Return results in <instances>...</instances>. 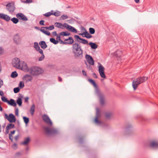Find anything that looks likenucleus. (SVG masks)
Listing matches in <instances>:
<instances>
[{
	"mask_svg": "<svg viewBox=\"0 0 158 158\" xmlns=\"http://www.w3.org/2000/svg\"><path fill=\"white\" fill-rule=\"evenodd\" d=\"M55 26L61 29H63V28L62 27V24L61 23H55Z\"/></svg>",
	"mask_w": 158,
	"mask_h": 158,
	"instance_id": "obj_33",
	"label": "nucleus"
},
{
	"mask_svg": "<svg viewBox=\"0 0 158 158\" xmlns=\"http://www.w3.org/2000/svg\"><path fill=\"white\" fill-rule=\"evenodd\" d=\"M50 41L55 44H57L58 43V41L56 40L53 38H51L50 39Z\"/></svg>",
	"mask_w": 158,
	"mask_h": 158,
	"instance_id": "obj_30",
	"label": "nucleus"
},
{
	"mask_svg": "<svg viewBox=\"0 0 158 158\" xmlns=\"http://www.w3.org/2000/svg\"><path fill=\"white\" fill-rule=\"evenodd\" d=\"M23 80H26L27 82L31 81L32 79V77L31 75L29 74H26L23 77Z\"/></svg>",
	"mask_w": 158,
	"mask_h": 158,
	"instance_id": "obj_16",
	"label": "nucleus"
},
{
	"mask_svg": "<svg viewBox=\"0 0 158 158\" xmlns=\"http://www.w3.org/2000/svg\"><path fill=\"white\" fill-rule=\"evenodd\" d=\"M65 40H67L65 41V43H66V44H71L74 42V40L71 37H70L68 39Z\"/></svg>",
	"mask_w": 158,
	"mask_h": 158,
	"instance_id": "obj_22",
	"label": "nucleus"
},
{
	"mask_svg": "<svg viewBox=\"0 0 158 158\" xmlns=\"http://www.w3.org/2000/svg\"><path fill=\"white\" fill-rule=\"evenodd\" d=\"M112 114L111 113H106L105 114V116L107 119H109L112 116Z\"/></svg>",
	"mask_w": 158,
	"mask_h": 158,
	"instance_id": "obj_37",
	"label": "nucleus"
},
{
	"mask_svg": "<svg viewBox=\"0 0 158 158\" xmlns=\"http://www.w3.org/2000/svg\"><path fill=\"white\" fill-rule=\"evenodd\" d=\"M60 35H57V37H56V40H58L59 41V40H60Z\"/></svg>",
	"mask_w": 158,
	"mask_h": 158,
	"instance_id": "obj_57",
	"label": "nucleus"
},
{
	"mask_svg": "<svg viewBox=\"0 0 158 158\" xmlns=\"http://www.w3.org/2000/svg\"><path fill=\"white\" fill-rule=\"evenodd\" d=\"M89 44L91 47V48L93 49H96L97 48V45L95 43L92 42H89Z\"/></svg>",
	"mask_w": 158,
	"mask_h": 158,
	"instance_id": "obj_24",
	"label": "nucleus"
},
{
	"mask_svg": "<svg viewBox=\"0 0 158 158\" xmlns=\"http://www.w3.org/2000/svg\"><path fill=\"white\" fill-rule=\"evenodd\" d=\"M44 58V54H42L41 56H40L39 59L38 60L39 61L42 60Z\"/></svg>",
	"mask_w": 158,
	"mask_h": 158,
	"instance_id": "obj_49",
	"label": "nucleus"
},
{
	"mask_svg": "<svg viewBox=\"0 0 158 158\" xmlns=\"http://www.w3.org/2000/svg\"><path fill=\"white\" fill-rule=\"evenodd\" d=\"M85 32H84L83 33L80 34V35H83V37H86L87 38H90L92 37V36L87 31H86L85 30Z\"/></svg>",
	"mask_w": 158,
	"mask_h": 158,
	"instance_id": "obj_19",
	"label": "nucleus"
},
{
	"mask_svg": "<svg viewBox=\"0 0 158 158\" xmlns=\"http://www.w3.org/2000/svg\"><path fill=\"white\" fill-rule=\"evenodd\" d=\"M79 141L81 143H82L83 142V139L82 138H79Z\"/></svg>",
	"mask_w": 158,
	"mask_h": 158,
	"instance_id": "obj_62",
	"label": "nucleus"
},
{
	"mask_svg": "<svg viewBox=\"0 0 158 158\" xmlns=\"http://www.w3.org/2000/svg\"><path fill=\"white\" fill-rule=\"evenodd\" d=\"M39 44L41 48L43 49H45L48 47L47 45L46 44L45 42L44 41H42L40 42Z\"/></svg>",
	"mask_w": 158,
	"mask_h": 158,
	"instance_id": "obj_21",
	"label": "nucleus"
},
{
	"mask_svg": "<svg viewBox=\"0 0 158 158\" xmlns=\"http://www.w3.org/2000/svg\"><path fill=\"white\" fill-rule=\"evenodd\" d=\"M44 71L42 69L37 66H32L29 68L28 72L33 76H36L42 74Z\"/></svg>",
	"mask_w": 158,
	"mask_h": 158,
	"instance_id": "obj_2",
	"label": "nucleus"
},
{
	"mask_svg": "<svg viewBox=\"0 0 158 158\" xmlns=\"http://www.w3.org/2000/svg\"><path fill=\"white\" fill-rule=\"evenodd\" d=\"M20 91V89L19 87H16L14 89V92L15 93H17Z\"/></svg>",
	"mask_w": 158,
	"mask_h": 158,
	"instance_id": "obj_45",
	"label": "nucleus"
},
{
	"mask_svg": "<svg viewBox=\"0 0 158 158\" xmlns=\"http://www.w3.org/2000/svg\"><path fill=\"white\" fill-rule=\"evenodd\" d=\"M20 61L19 59L15 58L12 60V63L13 66L18 69L20 66Z\"/></svg>",
	"mask_w": 158,
	"mask_h": 158,
	"instance_id": "obj_10",
	"label": "nucleus"
},
{
	"mask_svg": "<svg viewBox=\"0 0 158 158\" xmlns=\"http://www.w3.org/2000/svg\"><path fill=\"white\" fill-rule=\"evenodd\" d=\"M7 103L9 105L13 107H15L17 105L16 103L15 102V101L12 99H11L10 101H8Z\"/></svg>",
	"mask_w": 158,
	"mask_h": 158,
	"instance_id": "obj_20",
	"label": "nucleus"
},
{
	"mask_svg": "<svg viewBox=\"0 0 158 158\" xmlns=\"http://www.w3.org/2000/svg\"><path fill=\"white\" fill-rule=\"evenodd\" d=\"M14 42L17 44H18L19 43L20 39L19 35V34H17L14 36Z\"/></svg>",
	"mask_w": 158,
	"mask_h": 158,
	"instance_id": "obj_18",
	"label": "nucleus"
},
{
	"mask_svg": "<svg viewBox=\"0 0 158 158\" xmlns=\"http://www.w3.org/2000/svg\"><path fill=\"white\" fill-rule=\"evenodd\" d=\"M149 146L152 148H158V142L152 141L149 144Z\"/></svg>",
	"mask_w": 158,
	"mask_h": 158,
	"instance_id": "obj_17",
	"label": "nucleus"
},
{
	"mask_svg": "<svg viewBox=\"0 0 158 158\" xmlns=\"http://www.w3.org/2000/svg\"><path fill=\"white\" fill-rule=\"evenodd\" d=\"M74 37L76 39L78 42H80L78 40H81V38H80V37L79 36H78V35H75Z\"/></svg>",
	"mask_w": 158,
	"mask_h": 158,
	"instance_id": "obj_48",
	"label": "nucleus"
},
{
	"mask_svg": "<svg viewBox=\"0 0 158 158\" xmlns=\"http://www.w3.org/2000/svg\"><path fill=\"white\" fill-rule=\"evenodd\" d=\"M0 18L7 22L10 19V17L9 16L3 13H0Z\"/></svg>",
	"mask_w": 158,
	"mask_h": 158,
	"instance_id": "obj_14",
	"label": "nucleus"
},
{
	"mask_svg": "<svg viewBox=\"0 0 158 158\" xmlns=\"http://www.w3.org/2000/svg\"><path fill=\"white\" fill-rule=\"evenodd\" d=\"M67 40H64V41L62 40H59L60 41V43L62 44H66V43H65V41Z\"/></svg>",
	"mask_w": 158,
	"mask_h": 158,
	"instance_id": "obj_52",
	"label": "nucleus"
},
{
	"mask_svg": "<svg viewBox=\"0 0 158 158\" xmlns=\"http://www.w3.org/2000/svg\"><path fill=\"white\" fill-rule=\"evenodd\" d=\"M3 85V81L1 79H0V88L1 87V86Z\"/></svg>",
	"mask_w": 158,
	"mask_h": 158,
	"instance_id": "obj_59",
	"label": "nucleus"
},
{
	"mask_svg": "<svg viewBox=\"0 0 158 158\" xmlns=\"http://www.w3.org/2000/svg\"><path fill=\"white\" fill-rule=\"evenodd\" d=\"M44 130L47 134L55 135L58 133L57 130L53 128H49L48 127H46L44 128Z\"/></svg>",
	"mask_w": 158,
	"mask_h": 158,
	"instance_id": "obj_4",
	"label": "nucleus"
},
{
	"mask_svg": "<svg viewBox=\"0 0 158 158\" xmlns=\"http://www.w3.org/2000/svg\"><path fill=\"white\" fill-rule=\"evenodd\" d=\"M36 51H38L41 54V55L44 54L43 50L41 49L40 48H39V49H37Z\"/></svg>",
	"mask_w": 158,
	"mask_h": 158,
	"instance_id": "obj_51",
	"label": "nucleus"
},
{
	"mask_svg": "<svg viewBox=\"0 0 158 158\" xmlns=\"http://www.w3.org/2000/svg\"><path fill=\"white\" fill-rule=\"evenodd\" d=\"M16 102L19 106H21L22 105V103L21 98H19L17 99Z\"/></svg>",
	"mask_w": 158,
	"mask_h": 158,
	"instance_id": "obj_31",
	"label": "nucleus"
},
{
	"mask_svg": "<svg viewBox=\"0 0 158 158\" xmlns=\"http://www.w3.org/2000/svg\"><path fill=\"white\" fill-rule=\"evenodd\" d=\"M28 99H29V98L27 97L25 98H24L25 102H28Z\"/></svg>",
	"mask_w": 158,
	"mask_h": 158,
	"instance_id": "obj_63",
	"label": "nucleus"
},
{
	"mask_svg": "<svg viewBox=\"0 0 158 158\" xmlns=\"http://www.w3.org/2000/svg\"><path fill=\"white\" fill-rule=\"evenodd\" d=\"M34 47L37 50L40 48L39 46L38 45V43L37 42H35L34 43Z\"/></svg>",
	"mask_w": 158,
	"mask_h": 158,
	"instance_id": "obj_41",
	"label": "nucleus"
},
{
	"mask_svg": "<svg viewBox=\"0 0 158 158\" xmlns=\"http://www.w3.org/2000/svg\"><path fill=\"white\" fill-rule=\"evenodd\" d=\"M15 114L16 116H18L19 114V110L18 108H15Z\"/></svg>",
	"mask_w": 158,
	"mask_h": 158,
	"instance_id": "obj_54",
	"label": "nucleus"
},
{
	"mask_svg": "<svg viewBox=\"0 0 158 158\" xmlns=\"http://www.w3.org/2000/svg\"><path fill=\"white\" fill-rule=\"evenodd\" d=\"M6 9L10 13L12 14L15 10V7L14 4L11 2L7 3L6 5Z\"/></svg>",
	"mask_w": 158,
	"mask_h": 158,
	"instance_id": "obj_6",
	"label": "nucleus"
},
{
	"mask_svg": "<svg viewBox=\"0 0 158 158\" xmlns=\"http://www.w3.org/2000/svg\"><path fill=\"white\" fill-rule=\"evenodd\" d=\"M68 29L70 31L74 33H76L77 32V30L73 27L70 25L68 27Z\"/></svg>",
	"mask_w": 158,
	"mask_h": 158,
	"instance_id": "obj_26",
	"label": "nucleus"
},
{
	"mask_svg": "<svg viewBox=\"0 0 158 158\" xmlns=\"http://www.w3.org/2000/svg\"><path fill=\"white\" fill-rule=\"evenodd\" d=\"M30 141V139L29 137H27L24 138V141L21 143V144L26 145Z\"/></svg>",
	"mask_w": 158,
	"mask_h": 158,
	"instance_id": "obj_23",
	"label": "nucleus"
},
{
	"mask_svg": "<svg viewBox=\"0 0 158 158\" xmlns=\"http://www.w3.org/2000/svg\"><path fill=\"white\" fill-rule=\"evenodd\" d=\"M18 73L16 71L13 72L11 74V77L12 78H15L18 76Z\"/></svg>",
	"mask_w": 158,
	"mask_h": 158,
	"instance_id": "obj_34",
	"label": "nucleus"
},
{
	"mask_svg": "<svg viewBox=\"0 0 158 158\" xmlns=\"http://www.w3.org/2000/svg\"><path fill=\"white\" fill-rule=\"evenodd\" d=\"M35 109V106L34 104H33L31 106L30 109V112L32 116H33L34 114Z\"/></svg>",
	"mask_w": 158,
	"mask_h": 158,
	"instance_id": "obj_25",
	"label": "nucleus"
},
{
	"mask_svg": "<svg viewBox=\"0 0 158 158\" xmlns=\"http://www.w3.org/2000/svg\"><path fill=\"white\" fill-rule=\"evenodd\" d=\"M44 21L43 20H41L39 22V23L40 25L44 26L45 25L44 24Z\"/></svg>",
	"mask_w": 158,
	"mask_h": 158,
	"instance_id": "obj_56",
	"label": "nucleus"
},
{
	"mask_svg": "<svg viewBox=\"0 0 158 158\" xmlns=\"http://www.w3.org/2000/svg\"><path fill=\"white\" fill-rule=\"evenodd\" d=\"M15 127V125L14 124L11 123L8 124L6 127V128L7 130L14 128Z\"/></svg>",
	"mask_w": 158,
	"mask_h": 158,
	"instance_id": "obj_29",
	"label": "nucleus"
},
{
	"mask_svg": "<svg viewBox=\"0 0 158 158\" xmlns=\"http://www.w3.org/2000/svg\"><path fill=\"white\" fill-rule=\"evenodd\" d=\"M18 69H21L24 71H26L28 72L29 68L28 67L25 62L23 61H21L20 64V66Z\"/></svg>",
	"mask_w": 158,
	"mask_h": 158,
	"instance_id": "obj_7",
	"label": "nucleus"
},
{
	"mask_svg": "<svg viewBox=\"0 0 158 158\" xmlns=\"http://www.w3.org/2000/svg\"><path fill=\"white\" fill-rule=\"evenodd\" d=\"M54 29V27L53 25H52L48 27V30H51Z\"/></svg>",
	"mask_w": 158,
	"mask_h": 158,
	"instance_id": "obj_55",
	"label": "nucleus"
},
{
	"mask_svg": "<svg viewBox=\"0 0 158 158\" xmlns=\"http://www.w3.org/2000/svg\"><path fill=\"white\" fill-rule=\"evenodd\" d=\"M1 99L2 101H3V102H6L7 103H8L9 101L7 99V98H6L4 96H2L1 98Z\"/></svg>",
	"mask_w": 158,
	"mask_h": 158,
	"instance_id": "obj_40",
	"label": "nucleus"
},
{
	"mask_svg": "<svg viewBox=\"0 0 158 158\" xmlns=\"http://www.w3.org/2000/svg\"><path fill=\"white\" fill-rule=\"evenodd\" d=\"M148 79V77H140L133 81L132 82V86L135 90L138 85L140 84L145 82Z\"/></svg>",
	"mask_w": 158,
	"mask_h": 158,
	"instance_id": "obj_3",
	"label": "nucleus"
},
{
	"mask_svg": "<svg viewBox=\"0 0 158 158\" xmlns=\"http://www.w3.org/2000/svg\"><path fill=\"white\" fill-rule=\"evenodd\" d=\"M68 26H69V25L66 23H64L63 24H62V27L63 28L62 29H64V28H66L67 29H68Z\"/></svg>",
	"mask_w": 158,
	"mask_h": 158,
	"instance_id": "obj_46",
	"label": "nucleus"
},
{
	"mask_svg": "<svg viewBox=\"0 0 158 158\" xmlns=\"http://www.w3.org/2000/svg\"><path fill=\"white\" fill-rule=\"evenodd\" d=\"M11 20L15 24L17 23L19 21V19L15 17H14L11 19Z\"/></svg>",
	"mask_w": 158,
	"mask_h": 158,
	"instance_id": "obj_32",
	"label": "nucleus"
},
{
	"mask_svg": "<svg viewBox=\"0 0 158 158\" xmlns=\"http://www.w3.org/2000/svg\"><path fill=\"white\" fill-rule=\"evenodd\" d=\"M89 32L90 34H93L95 33V30L93 28L90 27L89 29Z\"/></svg>",
	"mask_w": 158,
	"mask_h": 158,
	"instance_id": "obj_39",
	"label": "nucleus"
},
{
	"mask_svg": "<svg viewBox=\"0 0 158 158\" xmlns=\"http://www.w3.org/2000/svg\"><path fill=\"white\" fill-rule=\"evenodd\" d=\"M68 18V17L66 15H63L60 17V19H65Z\"/></svg>",
	"mask_w": 158,
	"mask_h": 158,
	"instance_id": "obj_44",
	"label": "nucleus"
},
{
	"mask_svg": "<svg viewBox=\"0 0 158 158\" xmlns=\"http://www.w3.org/2000/svg\"><path fill=\"white\" fill-rule=\"evenodd\" d=\"M43 121L45 122L47 124L50 126L52 125V123L48 115L44 114L42 116Z\"/></svg>",
	"mask_w": 158,
	"mask_h": 158,
	"instance_id": "obj_8",
	"label": "nucleus"
},
{
	"mask_svg": "<svg viewBox=\"0 0 158 158\" xmlns=\"http://www.w3.org/2000/svg\"><path fill=\"white\" fill-rule=\"evenodd\" d=\"M52 15H54L56 17L59 16L60 15V12L58 11L55 12L54 13H52Z\"/></svg>",
	"mask_w": 158,
	"mask_h": 158,
	"instance_id": "obj_38",
	"label": "nucleus"
},
{
	"mask_svg": "<svg viewBox=\"0 0 158 158\" xmlns=\"http://www.w3.org/2000/svg\"><path fill=\"white\" fill-rule=\"evenodd\" d=\"M9 138L11 142H13V136L11 134H9Z\"/></svg>",
	"mask_w": 158,
	"mask_h": 158,
	"instance_id": "obj_50",
	"label": "nucleus"
},
{
	"mask_svg": "<svg viewBox=\"0 0 158 158\" xmlns=\"http://www.w3.org/2000/svg\"><path fill=\"white\" fill-rule=\"evenodd\" d=\"M46 29V30H48V27H41L40 29Z\"/></svg>",
	"mask_w": 158,
	"mask_h": 158,
	"instance_id": "obj_60",
	"label": "nucleus"
},
{
	"mask_svg": "<svg viewBox=\"0 0 158 158\" xmlns=\"http://www.w3.org/2000/svg\"><path fill=\"white\" fill-rule=\"evenodd\" d=\"M99 97L100 104L102 106L105 103L104 95L102 94H100L99 95Z\"/></svg>",
	"mask_w": 158,
	"mask_h": 158,
	"instance_id": "obj_15",
	"label": "nucleus"
},
{
	"mask_svg": "<svg viewBox=\"0 0 158 158\" xmlns=\"http://www.w3.org/2000/svg\"><path fill=\"white\" fill-rule=\"evenodd\" d=\"M40 31L48 35H49L50 34V33L49 31H45L44 29H40Z\"/></svg>",
	"mask_w": 158,
	"mask_h": 158,
	"instance_id": "obj_35",
	"label": "nucleus"
},
{
	"mask_svg": "<svg viewBox=\"0 0 158 158\" xmlns=\"http://www.w3.org/2000/svg\"><path fill=\"white\" fill-rule=\"evenodd\" d=\"M100 116V110L98 108H96V112L95 118L94 120V122L97 124H100L101 122L98 120V118H99Z\"/></svg>",
	"mask_w": 158,
	"mask_h": 158,
	"instance_id": "obj_9",
	"label": "nucleus"
},
{
	"mask_svg": "<svg viewBox=\"0 0 158 158\" xmlns=\"http://www.w3.org/2000/svg\"><path fill=\"white\" fill-rule=\"evenodd\" d=\"M51 15H52V13H50V12H48L47 13H46L45 14H44V16L47 17H48L50 16Z\"/></svg>",
	"mask_w": 158,
	"mask_h": 158,
	"instance_id": "obj_47",
	"label": "nucleus"
},
{
	"mask_svg": "<svg viewBox=\"0 0 158 158\" xmlns=\"http://www.w3.org/2000/svg\"><path fill=\"white\" fill-rule=\"evenodd\" d=\"M88 81H89L96 88H98V86L94 80L92 79H89Z\"/></svg>",
	"mask_w": 158,
	"mask_h": 158,
	"instance_id": "obj_28",
	"label": "nucleus"
},
{
	"mask_svg": "<svg viewBox=\"0 0 158 158\" xmlns=\"http://www.w3.org/2000/svg\"><path fill=\"white\" fill-rule=\"evenodd\" d=\"M104 68L101 64L99 66L98 70L100 74L101 77L103 78H106V77L104 73Z\"/></svg>",
	"mask_w": 158,
	"mask_h": 158,
	"instance_id": "obj_11",
	"label": "nucleus"
},
{
	"mask_svg": "<svg viewBox=\"0 0 158 158\" xmlns=\"http://www.w3.org/2000/svg\"><path fill=\"white\" fill-rule=\"evenodd\" d=\"M81 40L82 41L80 42L84 44H88V41L86 40H85L84 39H83V38H81Z\"/></svg>",
	"mask_w": 158,
	"mask_h": 158,
	"instance_id": "obj_42",
	"label": "nucleus"
},
{
	"mask_svg": "<svg viewBox=\"0 0 158 158\" xmlns=\"http://www.w3.org/2000/svg\"><path fill=\"white\" fill-rule=\"evenodd\" d=\"M16 17L19 18V19L23 20L24 21H27L28 20L27 18L22 13H19L16 14Z\"/></svg>",
	"mask_w": 158,
	"mask_h": 158,
	"instance_id": "obj_13",
	"label": "nucleus"
},
{
	"mask_svg": "<svg viewBox=\"0 0 158 158\" xmlns=\"http://www.w3.org/2000/svg\"><path fill=\"white\" fill-rule=\"evenodd\" d=\"M85 58L87 61L91 65H94V61L93 58L89 55L86 54L85 55Z\"/></svg>",
	"mask_w": 158,
	"mask_h": 158,
	"instance_id": "obj_12",
	"label": "nucleus"
},
{
	"mask_svg": "<svg viewBox=\"0 0 158 158\" xmlns=\"http://www.w3.org/2000/svg\"><path fill=\"white\" fill-rule=\"evenodd\" d=\"M12 148L14 149H16L17 148V144L16 143H14L12 145Z\"/></svg>",
	"mask_w": 158,
	"mask_h": 158,
	"instance_id": "obj_53",
	"label": "nucleus"
},
{
	"mask_svg": "<svg viewBox=\"0 0 158 158\" xmlns=\"http://www.w3.org/2000/svg\"><path fill=\"white\" fill-rule=\"evenodd\" d=\"M73 52L75 56L79 57L82 56L83 50L81 46L77 43H74L72 46Z\"/></svg>",
	"mask_w": 158,
	"mask_h": 158,
	"instance_id": "obj_1",
	"label": "nucleus"
},
{
	"mask_svg": "<svg viewBox=\"0 0 158 158\" xmlns=\"http://www.w3.org/2000/svg\"><path fill=\"white\" fill-rule=\"evenodd\" d=\"M70 35V34L67 32H62L60 33V36H69Z\"/></svg>",
	"mask_w": 158,
	"mask_h": 158,
	"instance_id": "obj_27",
	"label": "nucleus"
},
{
	"mask_svg": "<svg viewBox=\"0 0 158 158\" xmlns=\"http://www.w3.org/2000/svg\"><path fill=\"white\" fill-rule=\"evenodd\" d=\"M52 35L54 36H57V35L56 31H54L52 33Z\"/></svg>",
	"mask_w": 158,
	"mask_h": 158,
	"instance_id": "obj_61",
	"label": "nucleus"
},
{
	"mask_svg": "<svg viewBox=\"0 0 158 158\" xmlns=\"http://www.w3.org/2000/svg\"><path fill=\"white\" fill-rule=\"evenodd\" d=\"M23 118L24 123L26 124H27L29 122V118L26 117H23Z\"/></svg>",
	"mask_w": 158,
	"mask_h": 158,
	"instance_id": "obj_36",
	"label": "nucleus"
},
{
	"mask_svg": "<svg viewBox=\"0 0 158 158\" xmlns=\"http://www.w3.org/2000/svg\"><path fill=\"white\" fill-rule=\"evenodd\" d=\"M32 0H26L25 1L26 3H29L32 2Z\"/></svg>",
	"mask_w": 158,
	"mask_h": 158,
	"instance_id": "obj_58",
	"label": "nucleus"
},
{
	"mask_svg": "<svg viewBox=\"0 0 158 158\" xmlns=\"http://www.w3.org/2000/svg\"><path fill=\"white\" fill-rule=\"evenodd\" d=\"M4 116L10 123H14L16 121L15 117L12 114H10L9 116L6 114H5Z\"/></svg>",
	"mask_w": 158,
	"mask_h": 158,
	"instance_id": "obj_5",
	"label": "nucleus"
},
{
	"mask_svg": "<svg viewBox=\"0 0 158 158\" xmlns=\"http://www.w3.org/2000/svg\"><path fill=\"white\" fill-rule=\"evenodd\" d=\"M19 137V135H17L15 137V139L16 141H17Z\"/></svg>",
	"mask_w": 158,
	"mask_h": 158,
	"instance_id": "obj_64",
	"label": "nucleus"
},
{
	"mask_svg": "<svg viewBox=\"0 0 158 158\" xmlns=\"http://www.w3.org/2000/svg\"><path fill=\"white\" fill-rule=\"evenodd\" d=\"M19 87L20 89H22L24 86V83L23 81H21L19 85Z\"/></svg>",
	"mask_w": 158,
	"mask_h": 158,
	"instance_id": "obj_43",
	"label": "nucleus"
}]
</instances>
